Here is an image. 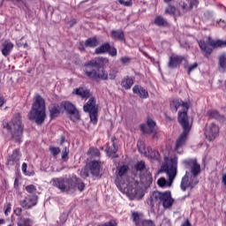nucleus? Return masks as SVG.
Returning a JSON list of instances; mask_svg holds the SVG:
<instances>
[{
    "label": "nucleus",
    "instance_id": "obj_1",
    "mask_svg": "<svg viewBox=\"0 0 226 226\" xmlns=\"http://www.w3.org/2000/svg\"><path fill=\"white\" fill-rule=\"evenodd\" d=\"M170 109L172 112H177L179 107L182 108V111L178 112V122L183 128V132L180 134L176 143V150H178L179 147L185 146V142L188 139V133H190V130H192V124L188 121V109H190V102H184L181 99H173L170 102Z\"/></svg>",
    "mask_w": 226,
    "mask_h": 226
},
{
    "label": "nucleus",
    "instance_id": "obj_2",
    "mask_svg": "<svg viewBox=\"0 0 226 226\" xmlns=\"http://www.w3.org/2000/svg\"><path fill=\"white\" fill-rule=\"evenodd\" d=\"M109 64V59L99 57L85 64L84 72L92 80H109V72L105 70H99L103 64Z\"/></svg>",
    "mask_w": 226,
    "mask_h": 226
},
{
    "label": "nucleus",
    "instance_id": "obj_3",
    "mask_svg": "<svg viewBox=\"0 0 226 226\" xmlns=\"http://www.w3.org/2000/svg\"><path fill=\"white\" fill-rule=\"evenodd\" d=\"M50 185L66 193H73L77 191V189L79 192H82L85 188L84 183L79 180L76 176H72L69 178H53L50 180Z\"/></svg>",
    "mask_w": 226,
    "mask_h": 226
},
{
    "label": "nucleus",
    "instance_id": "obj_4",
    "mask_svg": "<svg viewBox=\"0 0 226 226\" xmlns=\"http://www.w3.org/2000/svg\"><path fill=\"white\" fill-rule=\"evenodd\" d=\"M185 167L191 168V173L186 172L185 177L182 178L181 181V190L183 192H186L187 188H194L199 181L197 180V176L200 174V164L197 163V160L191 159L185 160L183 162Z\"/></svg>",
    "mask_w": 226,
    "mask_h": 226
},
{
    "label": "nucleus",
    "instance_id": "obj_5",
    "mask_svg": "<svg viewBox=\"0 0 226 226\" xmlns=\"http://www.w3.org/2000/svg\"><path fill=\"white\" fill-rule=\"evenodd\" d=\"M164 165L162 168V170L166 172L169 182L164 177H161L157 180V185L161 188H165L167 186H172L176 176H177V157H173L169 159L167 155L164 156Z\"/></svg>",
    "mask_w": 226,
    "mask_h": 226
},
{
    "label": "nucleus",
    "instance_id": "obj_6",
    "mask_svg": "<svg viewBox=\"0 0 226 226\" xmlns=\"http://www.w3.org/2000/svg\"><path fill=\"white\" fill-rule=\"evenodd\" d=\"M46 118L45 100L40 94H35L31 110L28 113V119L34 121L36 124H43Z\"/></svg>",
    "mask_w": 226,
    "mask_h": 226
},
{
    "label": "nucleus",
    "instance_id": "obj_7",
    "mask_svg": "<svg viewBox=\"0 0 226 226\" xmlns=\"http://www.w3.org/2000/svg\"><path fill=\"white\" fill-rule=\"evenodd\" d=\"M118 188L122 193L128 195L131 200L133 199H142L144 197V191L142 187L139 185V182L135 180L127 181L126 183L121 182L118 184Z\"/></svg>",
    "mask_w": 226,
    "mask_h": 226
},
{
    "label": "nucleus",
    "instance_id": "obj_8",
    "mask_svg": "<svg viewBox=\"0 0 226 226\" xmlns=\"http://www.w3.org/2000/svg\"><path fill=\"white\" fill-rule=\"evenodd\" d=\"M150 206H158L162 204L163 207H170L174 204V200L170 195V192H154L149 199Z\"/></svg>",
    "mask_w": 226,
    "mask_h": 226
},
{
    "label": "nucleus",
    "instance_id": "obj_9",
    "mask_svg": "<svg viewBox=\"0 0 226 226\" xmlns=\"http://www.w3.org/2000/svg\"><path fill=\"white\" fill-rule=\"evenodd\" d=\"M4 128H7L12 135V139H14L16 142H19L20 137H22V131L24 130L22 120H20V114L18 113L14 115L12 120L10 123H7Z\"/></svg>",
    "mask_w": 226,
    "mask_h": 226
},
{
    "label": "nucleus",
    "instance_id": "obj_10",
    "mask_svg": "<svg viewBox=\"0 0 226 226\" xmlns=\"http://www.w3.org/2000/svg\"><path fill=\"white\" fill-rule=\"evenodd\" d=\"M200 49H201L204 55L207 57L211 56L213 49H218V47H226V41L222 40H213L211 37H208L207 41H199Z\"/></svg>",
    "mask_w": 226,
    "mask_h": 226
},
{
    "label": "nucleus",
    "instance_id": "obj_11",
    "mask_svg": "<svg viewBox=\"0 0 226 226\" xmlns=\"http://www.w3.org/2000/svg\"><path fill=\"white\" fill-rule=\"evenodd\" d=\"M62 107L70 115L72 121H79L80 119V115H79V110L75 108L72 102H63Z\"/></svg>",
    "mask_w": 226,
    "mask_h": 226
},
{
    "label": "nucleus",
    "instance_id": "obj_12",
    "mask_svg": "<svg viewBox=\"0 0 226 226\" xmlns=\"http://www.w3.org/2000/svg\"><path fill=\"white\" fill-rule=\"evenodd\" d=\"M156 122L153 120L152 118H147V124H141L140 130L143 132V133H147L148 135H151V133L154 134V137H156Z\"/></svg>",
    "mask_w": 226,
    "mask_h": 226
},
{
    "label": "nucleus",
    "instance_id": "obj_13",
    "mask_svg": "<svg viewBox=\"0 0 226 226\" xmlns=\"http://www.w3.org/2000/svg\"><path fill=\"white\" fill-rule=\"evenodd\" d=\"M220 132V128L215 124H210L207 125L205 130V135L207 140H215L218 132Z\"/></svg>",
    "mask_w": 226,
    "mask_h": 226
},
{
    "label": "nucleus",
    "instance_id": "obj_14",
    "mask_svg": "<svg viewBox=\"0 0 226 226\" xmlns=\"http://www.w3.org/2000/svg\"><path fill=\"white\" fill-rule=\"evenodd\" d=\"M36 204H38V195H28L20 202V206L24 207V209H31V207H34Z\"/></svg>",
    "mask_w": 226,
    "mask_h": 226
},
{
    "label": "nucleus",
    "instance_id": "obj_15",
    "mask_svg": "<svg viewBox=\"0 0 226 226\" xmlns=\"http://www.w3.org/2000/svg\"><path fill=\"white\" fill-rule=\"evenodd\" d=\"M117 144H116L114 138H112L111 142L108 143V146L105 149L108 156L109 158H117V155L116 154L117 153Z\"/></svg>",
    "mask_w": 226,
    "mask_h": 226
},
{
    "label": "nucleus",
    "instance_id": "obj_16",
    "mask_svg": "<svg viewBox=\"0 0 226 226\" xmlns=\"http://www.w3.org/2000/svg\"><path fill=\"white\" fill-rule=\"evenodd\" d=\"M185 61V57L179 55H172L169 58L168 66L169 68H177L181 63Z\"/></svg>",
    "mask_w": 226,
    "mask_h": 226
},
{
    "label": "nucleus",
    "instance_id": "obj_17",
    "mask_svg": "<svg viewBox=\"0 0 226 226\" xmlns=\"http://www.w3.org/2000/svg\"><path fill=\"white\" fill-rule=\"evenodd\" d=\"M14 44L10 40L4 41L1 46V52L4 57H8L13 50Z\"/></svg>",
    "mask_w": 226,
    "mask_h": 226
},
{
    "label": "nucleus",
    "instance_id": "obj_18",
    "mask_svg": "<svg viewBox=\"0 0 226 226\" xmlns=\"http://www.w3.org/2000/svg\"><path fill=\"white\" fill-rule=\"evenodd\" d=\"M132 93H134V94H137L142 100L149 98V93L147 92V90H146V88L139 85H136L133 87Z\"/></svg>",
    "mask_w": 226,
    "mask_h": 226
},
{
    "label": "nucleus",
    "instance_id": "obj_19",
    "mask_svg": "<svg viewBox=\"0 0 226 226\" xmlns=\"http://www.w3.org/2000/svg\"><path fill=\"white\" fill-rule=\"evenodd\" d=\"M19 162H20V151L15 149L12 154L7 158V165H19Z\"/></svg>",
    "mask_w": 226,
    "mask_h": 226
},
{
    "label": "nucleus",
    "instance_id": "obj_20",
    "mask_svg": "<svg viewBox=\"0 0 226 226\" xmlns=\"http://www.w3.org/2000/svg\"><path fill=\"white\" fill-rule=\"evenodd\" d=\"M84 112H94V110H98L96 107V101L93 97H91L88 102L83 106Z\"/></svg>",
    "mask_w": 226,
    "mask_h": 226
},
{
    "label": "nucleus",
    "instance_id": "obj_21",
    "mask_svg": "<svg viewBox=\"0 0 226 226\" xmlns=\"http://www.w3.org/2000/svg\"><path fill=\"white\" fill-rule=\"evenodd\" d=\"M72 94L80 96V98H89V96H91V92L87 88L79 87V88H75L72 91Z\"/></svg>",
    "mask_w": 226,
    "mask_h": 226
},
{
    "label": "nucleus",
    "instance_id": "obj_22",
    "mask_svg": "<svg viewBox=\"0 0 226 226\" xmlns=\"http://www.w3.org/2000/svg\"><path fill=\"white\" fill-rule=\"evenodd\" d=\"M136 170H139V172H146L147 180L148 181V183H151L152 181L151 173L149 171H147L146 162H144V161L139 162L136 164Z\"/></svg>",
    "mask_w": 226,
    "mask_h": 226
},
{
    "label": "nucleus",
    "instance_id": "obj_23",
    "mask_svg": "<svg viewBox=\"0 0 226 226\" xmlns=\"http://www.w3.org/2000/svg\"><path fill=\"white\" fill-rule=\"evenodd\" d=\"M89 169L93 176H100V162L98 161H93L90 162Z\"/></svg>",
    "mask_w": 226,
    "mask_h": 226
},
{
    "label": "nucleus",
    "instance_id": "obj_24",
    "mask_svg": "<svg viewBox=\"0 0 226 226\" xmlns=\"http://www.w3.org/2000/svg\"><path fill=\"white\" fill-rule=\"evenodd\" d=\"M122 87L125 89H132V86H133V78L132 77H125L121 81Z\"/></svg>",
    "mask_w": 226,
    "mask_h": 226
},
{
    "label": "nucleus",
    "instance_id": "obj_25",
    "mask_svg": "<svg viewBox=\"0 0 226 226\" xmlns=\"http://www.w3.org/2000/svg\"><path fill=\"white\" fill-rule=\"evenodd\" d=\"M110 36L113 40H120L121 41L124 40V33L121 30H112Z\"/></svg>",
    "mask_w": 226,
    "mask_h": 226
},
{
    "label": "nucleus",
    "instance_id": "obj_26",
    "mask_svg": "<svg viewBox=\"0 0 226 226\" xmlns=\"http://www.w3.org/2000/svg\"><path fill=\"white\" fill-rule=\"evenodd\" d=\"M33 225V220L30 218L20 217L18 220V226H31Z\"/></svg>",
    "mask_w": 226,
    "mask_h": 226
},
{
    "label": "nucleus",
    "instance_id": "obj_27",
    "mask_svg": "<svg viewBox=\"0 0 226 226\" xmlns=\"http://www.w3.org/2000/svg\"><path fill=\"white\" fill-rule=\"evenodd\" d=\"M109 49H110V44L104 43L95 49V54H105V52H109Z\"/></svg>",
    "mask_w": 226,
    "mask_h": 226
},
{
    "label": "nucleus",
    "instance_id": "obj_28",
    "mask_svg": "<svg viewBox=\"0 0 226 226\" xmlns=\"http://www.w3.org/2000/svg\"><path fill=\"white\" fill-rule=\"evenodd\" d=\"M97 45L98 40H96V38H89L85 42V47H89L90 49H94Z\"/></svg>",
    "mask_w": 226,
    "mask_h": 226
},
{
    "label": "nucleus",
    "instance_id": "obj_29",
    "mask_svg": "<svg viewBox=\"0 0 226 226\" xmlns=\"http://www.w3.org/2000/svg\"><path fill=\"white\" fill-rule=\"evenodd\" d=\"M127 172H128V166L123 165L117 168V176H118L119 177H123V176H124V174H126Z\"/></svg>",
    "mask_w": 226,
    "mask_h": 226
},
{
    "label": "nucleus",
    "instance_id": "obj_30",
    "mask_svg": "<svg viewBox=\"0 0 226 226\" xmlns=\"http://www.w3.org/2000/svg\"><path fill=\"white\" fill-rule=\"evenodd\" d=\"M145 155L148 156L149 158H154L155 160H158V156H160V153H158V151H156V150L148 148V154H147V152H145Z\"/></svg>",
    "mask_w": 226,
    "mask_h": 226
},
{
    "label": "nucleus",
    "instance_id": "obj_31",
    "mask_svg": "<svg viewBox=\"0 0 226 226\" xmlns=\"http://www.w3.org/2000/svg\"><path fill=\"white\" fill-rule=\"evenodd\" d=\"M117 77V71L116 68H111L108 72V80H115Z\"/></svg>",
    "mask_w": 226,
    "mask_h": 226
},
{
    "label": "nucleus",
    "instance_id": "obj_32",
    "mask_svg": "<svg viewBox=\"0 0 226 226\" xmlns=\"http://www.w3.org/2000/svg\"><path fill=\"white\" fill-rule=\"evenodd\" d=\"M49 116L51 119H54V117H57L59 116V109H57V106H53L49 109Z\"/></svg>",
    "mask_w": 226,
    "mask_h": 226
},
{
    "label": "nucleus",
    "instance_id": "obj_33",
    "mask_svg": "<svg viewBox=\"0 0 226 226\" xmlns=\"http://www.w3.org/2000/svg\"><path fill=\"white\" fill-rule=\"evenodd\" d=\"M64 149L62 150V159L64 160V158L68 157V154H70V144L65 143L64 145Z\"/></svg>",
    "mask_w": 226,
    "mask_h": 226
},
{
    "label": "nucleus",
    "instance_id": "obj_34",
    "mask_svg": "<svg viewBox=\"0 0 226 226\" xmlns=\"http://www.w3.org/2000/svg\"><path fill=\"white\" fill-rule=\"evenodd\" d=\"M132 219L136 226H142V219L140 218V215H139L138 213H133Z\"/></svg>",
    "mask_w": 226,
    "mask_h": 226
},
{
    "label": "nucleus",
    "instance_id": "obj_35",
    "mask_svg": "<svg viewBox=\"0 0 226 226\" xmlns=\"http://www.w3.org/2000/svg\"><path fill=\"white\" fill-rule=\"evenodd\" d=\"M25 190L29 193L30 195H36V186L34 185H29L25 187Z\"/></svg>",
    "mask_w": 226,
    "mask_h": 226
},
{
    "label": "nucleus",
    "instance_id": "obj_36",
    "mask_svg": "<svg viewBox=\"0 0 226 226\" xmlns=\"http://www.w3.org/2000/svg\"><path fill=\"white\" fill-rule=\"evenodd\" d=\"M92 123L96 124L98 121V109L94 111H88Z\"/></svg>",
    "mask_w": 226,
    "mask_h": 226
},
{
    "label": "nucleus",
    "instance_id": "obj_37",
    "mask_svg": "<svg viewBox=\"0 0 226 226\" xmlns=\"http://www.w3.org/2000/svg\"><path fill=\"white\" fill-rule=\"evenodd\" d=\"M154 24H155V26H165V24H167V21L161 16H157L154 19Z\"/></svg>",
    "mask_w": 226,
    "mask_h": 226
},
{
    "label": "nucleus",
    "instance_id": "obj_38",
    "mask_svg": "<svg viewBox=\"0 0 226 226\" xmlns=\"http://www.w3.org/2000/svg\"><path fill=\"white\" fill-rule=\"evenodd\" d=\"M87 154L93 157L100 156V150H98V148L92 147L88 150Z\"/></svg>",
    "mask_w": 226,
    "mask_h": 226
},
{
    "label": "nucleus",
    "instance_id": "obj_39",
    "mask_svg": "<svg viewBox=\"0 0 226 226\" xmlns=\"http://www.w3.org/2000/svg\"><path fill=\"white\" fill-rule=\"evenodd\" d=\"M189 1V6L188 4H184L183 8L184 10H192L195 4H197V0H188Z\"/></svg>",
    "mask_w": 226,
    "mask_h": 226
},
{
    "label": "nucleus",
    "instance_id": "obj_40",
    "mask_svg": "<svg viewBox=\"0 0 226 226\" xmlns=\"http://www.w3.org/2000/svg\"><path fill=\"white\" fill-rule=\"evenodd\" d=\"M219 64H220L221 68L225 69V67H226V55L225 54H222L220 56Z\"/></svg>",
    "mask_w": 226,
    "mask_h": 226
},
{
    "label": "nucleus",
    "instance_id": "obj_41",
    "mask_svg": "<svg viewBox=\"0 0 226 226\" xmlns=\"http://www.w3.org/2000/svg\"><path fill=\"white\" fill-rule=\"evenodd\" d=\"M207 116L213 117L214 119H218V117H220V114L216 110H209L207 112Z\"/></svg>",
    "mask_w": 226,
    "mask_h": 226
},
{
    "label": "nucleus",
    "instance_id": "obj_42",
    "mask_svg": "<svg viewBox=\"0 0 226 226\" xmlns=\"http://www.w3.org/2000/svg\"><path fill=\"white\" fill-rule=\"evenodd\" d=\"M49 151H50L51 154H53V156H57V154H59L61 153V149H59V147H50Z\"/></svg>",
    "mask_w": 226,
    "mask_h": 226
},
{
    "label": "nucleus",
    "instance_id": "obj_43",
    "mask_svg": "<svg viewBox=\"0 0 226 226\" xmlns=\"http://www.w3.org/2000/svg\"><path fill=\"white\" fill-rule=\"evenodd\" d=\"M108 52H109V56H111L112 57H116V56H117V49H116V48H114V47H111L110 45L108 49Z\"/></svg>",
    "mask_w": 226,
    "mask_h": 226
},
{
    "label": "nucleus",
    "instance_id": "obj_44",
    "mask_svg": "<svg viewBox=\"0 0 226 226\" xmlns=\"http://www.w3.org/2000/svg\"><path fill=\"white\" fill-rule=\"evenodd\" d=\"M141 226H156L152 220H143L141 222Z\"/></svg>",
    "mask_w": 226,
    "mask_h": 226
},
{
    "label": "nucleus",
    "instance_id": "obj_45",
    "mask_svg": "<svg viewBox=\"0 0 226 226\" xmlns=\"http://www.w3.org/2000/svg\"><path fill=\"white\" fill-rule=\"evenodd\" d=\"M132 58L128 56H123L120 58V63H122V64H130Z\"/></svg>",
    "mask_w": 226,
    "mask_h": 226
},
{
    "label": "nucleus",
    "instance_id": "obj_46",
    "mask_svg": "<svg viewBox=\"0 0 226 226\" xmlns=\"http://www.w3.org/2000/svg\"><path fill=\"white\" fill-rule=\"evenodd\" d=\"M165 12L175 15V13H176V7L169 5L168 8L165 10Z\"/></svg>",
    "mask_w": 226,
    "mask_h": 226
},
{
    "label": "nucleus",
    "instance_id": "obj_47",
    "mask_svg": "<svg viewBox=\"0 0 226 226\" xmlns=\"http://www.w3.org/2000/svg\"><path fill=\"white\" fill-rule=\"evenodd\" d=\"M118 3L123 6H132V0H118Z\"/></svg>",
    "mask_w": 226,
    "mask_h": 226
},
{
    "label": "nucleus",
    "instance_id": "obj_48",
    "mask_svg": "<svg viewBox=\"0 0 226 226\" xmlns=\"http://www.w3.org/2000/svg\"><path fill=\"white\" fill-rule=\"evenodd\" d=\"M10 213H11V204L8 203L5 206V211H4L5 216H8L10 215Z\"/></svg>",
    "mask_w": 226,
    "mask_h": 226
},
{
    "label": "nucleus",
    "instance_id": "obj_49",
    "mask_svg": "<svg viewBox=\"0 0 226 226\" xmlns=\"http://www.w3.org/2000/svg\"><path fill=\"white\" fill-rule=\"evenodd\" d=\"M199 66V64L197 63H194L191 65L188 66V73H192V72H193V70L197 69V67Z\"/></svg>",
    "mask_w": 226,
    "mask_h": 226
},
{
    "label": "nucleus",
    "instance_id": "obj_50",
    "mask_svg": "<svg viewBox=\"0 0 226 226\" xmlns=\"http://www.w3.org/2000/svg\"><path fill=\"white\" fill-rule=\"evenodd\" d=\"M22 170L24 174H26V176H29V174L27 173V163L24 162L22 164Z\"/></svg>",
    "mask_w": 226,
    "mask_h": 226
},
{
    "label": "nucleus",
    "instance_id": "obj_51",
    "mask_svg": "<svg viewBox=\"0 0 226 226\" xmlns=\"http://www.w3.org/2000/svg\"><path fill=\"white\" fill-rule=\"evenodd\" d=\"M81 176H84L85 177H87L89 176V171H87V169L84 168L81 170Z\"/></svg>",
    "mask_w": 226,
    "mask_h": 226
},
{
    "label": "nucleus",
    "instance_id": "obj_52",
    "mask_svg": "<svg viewBox=\"0 0 226 226\" xmlns=\"http://www.w3.org/2000/svg\"><path fill=\"white\" fill-rule=\"evenodd\" d=\"M15 215H17V216H20L21 213H22V208H16L14 210Z\"/></svg>",
    "mask_w": 226,
    "mask_h": 226
},
{
    "label": "nucleus",
    "instance_id": "obj_53",
    "mask_svg": "<svg viewBox=\"0 0 226 226\" xmlns=\"http://www.w3.org/2000/svg\"><path fill=\"white\" fill-rule=\"evenodd\" d=\"M222 183L226 186V173L222 175Z\"/></svg>",
    "mask_w": 226,
    "mask_h": 226
},
{
    "label": "nucleus",
    "instance_id": "obj_54",
    "mask_svg": "<svg viewBox=\"0 0 226 226\" xmlns=\"http://www.w3.org/2000/svg\"><path fill=\"white\" fill-rule=\"evenodd\" d=\"M4 105V97H0V107H3Z\"/></svg>",
    "mask_w": 226,
    "mask_h": 226
},
{
    "label": "nucleus",
    "instance_id": "obj_55",
    "mask_svg": "<svg viewBox=\"0 0 226 226\" xmlns=\"http://www.w3.org/2000/svg\"><path fill=\"white\" fill-rule=\"evenodd\" d=\"M3 223H4V220L0 219V225H2Z\"/></svg>",
    "mask_w": 226,
    "mask_h": 226
},
{
    "label": "nucleus",
    "instance_id": "obj_56",
    "mask_svg": "<svg viewBox=\"0 0 226 226\" xmlns=\"http://www.w3.org/2000/svg\"><path fill=\"white\" fill-rule=\"evenodd\" d=\"M23 47H24V49H26L27 43H25V44L23 45Z\"/></svg>",
    "mask_w": 226,
    "mask_h": 226
},
{
    "label": "nucleus",
    "instance_id": "obj_57",
    "mask_svg": "<svg viewBox=\"0 0 226 226\" xmlns=\"http://www.w3.org/2000/svg\"><path fill=\"white\" fill-rule=\"evenodd\" d=\"M165 1V3H170V1H172V0H164Z\"/></svg>",
    "mask_w": 226,
    "mask_h": 226
},
{
    "label": "nucleus",
    "instance_id": "obj_58",
    "mask_svg": "<svg viewBox=\"0 0 226 226\" xmlns=\"http://www.w3.org/2000/svg\"><path fill=\"white\" fill-rule=\"evenodd\" d=\"M64 142V139H62V142H61V144H63Z\"/></svg>",
    "mask_w": 226,
    "mask_h": 226
},
{
    "label": "nucleus",
    "instance_id": "obj_59",
    "mask_svg": "<svg viewBox=\"0 0 226 226\" xmlns=\"http://www.w3.org/2000/svg\"><path fill=\"white\" fill-rule=\"evenodd\" d=\"M19 47H20L21 45L20 44H18Z\"/></svg>",
    "mask_w": 226,
    "mask_h": 226
},
{
    "label": "nucleus",
    "instance_id": "obj_60",
    "mask_svg": "<svg viewBox=\"0 0 226 226\" xmlns=\"http://www.w3.org/2000/svg\"><path fill=\"white\" fill-rule=\"evenodd\" d=\"M8 226H11V224L8 225Z\"/></svg>",
    "mask_w": 226,
    "mask_h": 226
}]
</instances>
